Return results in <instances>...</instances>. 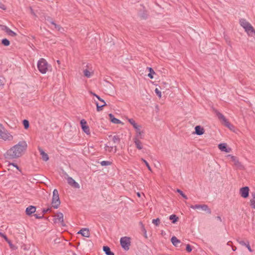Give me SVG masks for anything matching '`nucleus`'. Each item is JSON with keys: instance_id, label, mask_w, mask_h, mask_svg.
I'll use <instances>...</instances> for the list:
<instances>
[{"instance_id": "nucleus-47", "label": "nucleus", "mask_w": 255, "mask_h": 255, "mask_svg": "<svg viewBox=\"0 0 255 255\" xmlns=\"http://www.w3.org/2000/svg\"><path fill=\"white\" fill-rule=\"evenodd\" d=\"M232 249H233V251H236V250L237 248H236V247H232Z\"/></svg>"}, {"instance_id": "nucleus-39", "label": "nucleus", "mask_w": 255, "mask_h": 255, "mask_svg": "<svg viewBox=\"0 0 255 255\" xmlns=\"http://www.w3.org/2000/svg\"><path fill=\"white\" fill-rule=\"evenodd\" d=\"M238 243L242 246H246L247 244V242H245L244 241L238 240Z\"/></svg>"}, {"instance_id": "nucleus-5", "label": "nucleus", "mask_w": 255, "mask_h": 255, "mask_svg": "<svg viewBox=\"0 0 255 255\" xmlns=\"http://www.w3.org/2000/svg\"><path fill=\"white\" fill-rule=\"evenodd\" d=\"M48 66L47 62L44 58L40 59L37 62V68L42 74H45L47 72Z\"/></svg>"}, {"instance_id": "nucleus-50", "label": "nucleus", "mask_w": 255, "mask_h": 255, "mask_svg": "<svg viewBox=\"0 0 255 255\" xmlns=\"http://www.w3.org/2000/svg\"><path fill=\"white\" fill-rule=\"evenodd\" d=\"M57 63H58V65L60 64V61L59 60H57Z\"/></svg>"}, {"instance_id": "nucleus-16", "label": "nucleus", "mask_w": 255, "mask_h": 255, "mask_svg": "<svg viewBox=\"0 0 255 255\" xmlns=\"http://www.w3.org/2000/svg\"><path fill=\"white\" fill-rule=\"evenodd\" d=\"M109 117L110 121L115 124H122V125H124V123L121 122L120 120L114 117V115L112 114H109Z\"/></svg>"}, {"instance_id": "nucleus-37", "label": "nucleus", "mask_w": 255, "mask_h": 255, "mask_svg": "<svg viewBox=\"0 0 255 255\" xmlns=\"http://www.w3.org/2000/svg\"><path fill=\"white\" fill-rule=\"evenodd\" d=\"M96 104L97 106V110L98 112L102 111L103 107H104L103 105L100 106L98 103H96Z\"/></svg>"}, {"instance_id": "nucleus-1", "label": "nucleus", "mask_w": 255, "mask_h": 255, "mask_svg": "<svg viewBox=\"0 0 255 255\" xmlns=\"http://www.w3.org/2000/svg\"><path fill=\"white\" fill-rule=\"evenodd\" d=\"M27 144L24 141H20L12 146L8 151L7 154L11 158H17L22 156L25 152Z\"/></svg>"}, {"instance_id": "nucleus-19", "label": "nucleus", "mask_w": 255, "mask_h": 255, "mask_svg": "<svg viewBox=\"0 0 255 255\" xmlns=\"http://www.w3.org/2000/svg\"><path fill=\"white\" fill-rule=\"evenodd\" d=\"M78 234H81L83 237L86 238H89L90 235L89 230L87 228L82 229L80 231L78 232Z\"/></svg>"}, {"instance_id": "nucleus-2", "label": "nucleus", "mask_w": 255, "mask_h": 255, "mask_svg": "<svg viewBox=\"0 0 255 255\" xmlns=\"http://www.w3.org/2000/svg\"><path fill=\"white\" fill-rule=\"evenodd\" d=\"M13 139V136L4 126L0 123V140L4 141H11Z\"/></svg>"}, {"instance_id": "nucleus-29", "label": "nucleus", "mask_w": 255, "mask_h": 255, "mask_svg": "<svg viewBox=\"0 0 255 255\" xmlns=\"http://www.w3.org/2000/svg\"><path fill=\"white\" fill-rule=\"evenodd\" d=\"M148 69L149 71V73L148 74V76L150 79L153 78V75L155 74V72L153 71V70L151 68H148Z\"/></svg>"}, {"instance_id": "nucleus-25", "label": "nucleus", "mask_w": 255, "mask_h": 255, "mask_svg": "<svg viewBox=\"0 0 255 255\" xmlns=\"http://www.w3.org/2000/svg\"><path fill=\"white\" fill-rule=\"evenodd\" d=\"M171 241L172 244L175 246H177L180 243V241L175 237H172Z\"/></svg>"}, {"instance_id": "nucleus-23", "label": "nucleus", "mask_w": 255, "mask_h": 255, "mask_svg": "<svg viewBox=\"0 0 255 255\" xmlns=\"http://www.w3.org/2000/svg\"><path fill=\"white\" fill-rule=\"evenodd\" d=\"M104 148L106 151L108 152H111L113 150L114 146H112L110 142H109L105 145Z\"/></svg>"}, {"instance_id": "nucleus-54", "label": "nucleus", "mask_w": 255, "mask_h": 255, "mask_svg": "<svg viewBox=\"0 0 255 255\" xmlns=\"http://www.w3.org/2000/svg\"><path fill=\"white\" fill-rule=\"evenodd\" d=\"M73 255H76L75 254H73Z\"/></svg>"}, {"instance_id": "nucleus-51", "label": "nucleus", "mask_w": 255, "mask_h": 255, "mask_svg": "<svg viewBox=\"0 0 255 255\" xmlns=\"http://www.w3.org/2000/svg\"><path fill=\"white\" fill-rule=\"evenodd\" d=\"M51 23L56 26V24L53 22H52Z\"/></svg>"}, {"instance_id": "nucleus-42", "label": "nucleus", "mask_w": 255, "mask_h": 255, "mask_svg": "<svg viewBox=\"0 0 255 255\" xmlns=\"http://www.w3.org/2000/svg\"><path fill=\"white\" fill-rule=\"evenodd\" d=\"M9 166H12L15 167L17 170H20V169L18 167V166L14 163H9Z\"/></svg>"}, {"instance_id": "nucleus-53", "label": "nucleus", "mask_w": 255, "mask_h": 255, "mask_svg": "<svg viewBox=\"0 0 255 255\" xmlns=\"http://www.w3.org/2000/svg\"><path fill=\"white\" fill-rule=\"evenodd\" d=\"M115 150H116V146H115Z\"/></svg>"}, {"instance_id": "nucleus-17", "label": "nucleus", "mask_w": 255, "mask_h": 255, "mask_svg": "<svg viewBox=\"0 0 255 255\" xmlns=\"http://www.w3.org/2000/svg\"><path fill=\"white\" fill-rule=\"evenodd\" d=\"M205 133L204 128L200 126H197L195 128V133L201 135Z\"/></svg>"}, {"instance_id": "nucleus-36", "label": "nucleus", "mask_w": 255, "mask_h": 255, "mask_svg": "<svg viewBox=\"0 0 255 255\" xmlns=\"http://www.w3.org/2000/svg\"><path fill=\"white\" fill-rule=\"evenodd\" d=\"M177 192L179 193L184 198L187 199V196L183 193L182 191H181L180 189H177Z\"/></svg>"}, {"instance_id": "nucleus-32", "label": "nucleus", "mask_w": 255, "mask_h": 255, "mask_svg": "<svg viewBox=\"0 0 255 255\" xmlns=\"http://www.w3.org/2000/svg\"><path fill=\"white\" fill-rule=\"evenodd\" d=\"M23 125L25 129H27L29 128V122L27 120H24L23 121Z\"/></svg>"}, {"instance_id": "nucleus-49", "label": "nucleus", "mask_w": 255, "mask_h": 255, "mask_svg": "<svg viewBox=\"0 0 255 255\" xmlns=\"http://www.w3.org/2000/svg\"><path fill=\"white\" fill-rule=\"evenodd\" d=\"M49 210V209H47V210H43V212H44V213H46V212H47Z\"/></svg>"}, {"instance_id": "nucleus-41", "label": "nucleus", "mask_w": 255, "mask_h": 255, "mask_svg": "<svg viewBox=\"0 0 255 255\" xmlns=\"http://www.w3.org/2000/svg\"><path fill=\"white\" fill-rule=\"evenodd\" d=\"M186 250L189 253L192 251V248L189 245H187Z\"/></svg>"}, {"instance_id": "nucleus-14", "label": "nucleus", "mask_w": 255, "mask_h": 255, "mask_svg": "<svg viewBox=\"0 0 255 255\" xmlns=\"http://www.w3.org/2000/svg\"><path fill=\"white\" fill-rule=\"evenodd\" d=\"M240 194L242 197L244 198H247L249 196V187H245L241 188L240 190Z\"/></svg>"}, {"instance_id": "nucleus-13", "label": "nucleus", "mask_w": 255, "mask_h": 255, "mask_svg": "<svg viewBox=\"0 0 255 255\" xmlns=\"http://www.w3.org/2000/svg\"><path fill=\"white\" fill-rule=\"evenodd\" d=\"M219 149L223 152L229 153L232 151V148L227 145L226 143H221L218 144Z\"/></svg>"}, {"instance_id": "nucleus-44", "label": "nucleus", "mask_w": 255, "mask_h": 255, "mask_svg": "<svg viewBox=\"0 0 255 255\" xmlns=\"http://www.w3.org/2000/svg\"><path fill=\"white\" fill-rule=\"evenodd\" d=\"M118 138L115 136L113 137V140L114 142H116L117 141H118Z\"/></svg>"}, {"instance_id": "nucleus-45", "label": "nucleus", "mask_w": 255, "mask_h": 255, "mask_svg": "<svg viewBox=\"0 0 255 255\" xmlns=\"http://www.w3.org/2000/svg\"><path fill=\"white\" fill-rule=\"evenodd\" d=\"M90 94L95 96L96 98H97V96H98L97 95H96V94L93 93L92 92L90 91Z\"/></svg>"}, {"instance_id": "nucleus-34", "label": "nucleus", "mask_w": 255, "mask_h": 255, "mask_svg": "<svg viewBox=\"0 0 255 255\" xmlns=\"http://www.w3.org/2000/svg\"><path fill=\"white\" fill-rule=\"evenodd\" d=\"M141 160L145 163V164L146 166V167H147L149 171H152L151 168L150 166H149V164L148 163V162L143 158L141 159Z\"/></svg>"}, {"instance_id": "nucleus-4", "label": "nucleus", "mask_w": 255, "mask_h": 255, "mask_svg": "<svg viewBox=\"0 0 255 255\" xmlns=\"http://www.w3.org/2000/svg\"><path fill=\"white\" fill-rule=\"evenodd\" d=\"M240 23L249 36H253L255 35V30L248 21L244 19H242L240 21Z\"/></svg>"}, {"instance_id": "nucleus-26", "label": "nucleus", "mask_w": 255, "mask_h": 255, "mask_svg": "<svg viewBox=\"0 0 255 255\" xmlns=\"http://www.w3.org/2000/svg\"><path fill=\"white\" fill-rule=\"evenodd\" d=\"M103 250L107 255H114V254L111 251L110 248L107 246H104Z\"/></svg>"}, {"instance_id": "nucleus-30", "label": "nucleus", "mask_w": 255, "mask_h": 255, "mask_svg": "<svg viewBox=\"0 0 255 255\" xmlns=\"http://www.w3.org/2000/svg\"><path fill=\"white\" fill-rule=\"evenodd\" d=\"M1 43L2 45H3L5 46H8L10 44V42L8 39L4 38V39H2Z\"/></svg>"}, {"instance_id": "nucleus-28", "label": "nucleus", "mask_w": 255, "mask_h": 255, "mask_svg": "<svg viewBox=\"0 0 255 255\" xmlns=\"http://www.w3.org/2000/svg\"><path fill=\"white\" fill-rule=\"evenodd\" d=\"M169 220L172 221V223H175L178 220V218L175 215H171L169 216Z\"/></svg>"}, {"instance_id": "nucleus-33", "label": "nucleus", "mask_w": 255, "mask_h": 255, "mask_svg": "<svg viewBox=\"0 0 255 255\" xmlns=\"http://www.w3.org/2000/svg\"><path fill=\"white\" fill-rule=\"evenodd\" d=\"M155 93H156V94L158 96V97L159 98H161V97H162L161 92L158 88H156L155 89Z\"/></svg>"}, {"instance_id": "nucleus-6", "label": "nucleus", "mask_w": 255, "mask_h": 255, "mask_svg": "<svg viewBox=\"0 0 255 255\" xmlns=\"http://www.w3.org/2000/svg\"><path fill=\"white\" fill-rule=\"evenodd\" d=\"M60 200L59 198L58 191L57 189H54L53 191V195L51 204L52 207L55 209H57L60 204Z\"/></svg>"}, {"instance_id": "nucleus-8", "label": "nucleus", "mask_w": 255, "mask_h": 255, "mask_svg": "<svg viewBox=\"0 0 255 255\" xmlns=\"http://www.w3.org/2000/svg\"><path fill=\"white\" fill-rule=\"evenodd\" d=\"M226 157L228 158L230 160V161L238 168H243V165L241 162H240L239 158L231 154H229L226 156Z\"/></svg>"}, {"instance_id": "nucleus-9", "label": "nucleus", "mask_w": 255, "mask_h": 255, "mask_svg": "<svg viewBox=\"0 0 255 255\" xmlns=\"http://www.w3.org/2000/svg\"><path fill=\"white\" fill-rule=\"evenodd\" d=\"M120 243L122 248L126 251L129 249L130 246V238L128 237H124L121 238Z\"/></svg>"}, {"instance_id": "nucleus-46", "label": "nucleus", "mask_w": 255, "mask_h": 255, "mask_svg": "<svg viewBox=\"0 0 255 255\" xmlns=\"http://www.w3.org/2000/svg\"><path fill=\"white\" fill-rule=\"evenodd\" d=\"M136 194H137V196L138 197H141V195H140V193L137 192Z\"/></svg>"}, {"instance_id": "nucleus-10", "label": "nucleus", "mask_w": 255, "mask_h": 255, "mask_svg": "<svg viewBox=\"0 0 255 255\" xmlns=\"http://www.w3.org/2000/svg\"><path fill=\"white\" fill-rule=\"evenodd\" d=\"M53 222L55 224H58L61 225H63L64 224V216L62 213L58 212L56 213L54 216Z\"/></svg>"}, {"instance_id": "nucleus-22", "label": "nucleus", "mask_w": 255, "mask_h": 255, "mask_svg": "<svg viewBox=\"0 0 255 255\" xmlns=\"http://www.w3.org/2000/svg\"><path fill=\"white\" fill-rule=\"evenodd\" d=\"M36 211L35 207L33 206H29L26 209V213L27 215H31L34 213Z\"/></svg>"}, {"instance_id": "nucleus-35", "label": "nucleus", "mask_w": 255, "mask_h": 255, "mask_svg": "<svg viewBox=\"0 0 255 255\" xmlns=\"http://www.w3.org/2000/svg\"><path fill=\"white\" fill-rule=\"evenodd\" d=\"M111 163L108 161H103L101 162V164L102 166H107L111 165Z\"/></svg>"}, {"instance_id": "nucleus-12", "label": "nucleus", "mask_w": 255, "mask_h": 255, "mask_svg": "<svg viewBox=\"0 0 255 255\" xmlns=\"http://www.w3.org/2000/svg\"><path fill=\"white\" fill-rule=\"evenodd\" d=\"M80 124L83 131L88 135L90 134V128L86 120L84 119L80 121Z\"/></svg>"}, {"instance_id": "nucleus-15", "label": "nucleus", "mask_w": 255, "mask_h": 255, "mask_svg": "<svg viewBox=\"0 0 255 255\" xmlns=\"http://www.w3.org/2000/svg\"><path fill=\"white\" fill-rule=\"evenodd\" d=\"M67 181L68 183L74 188L79 189L80 188V185L75 181L72 178L68 177L67 178Z\"/></svg>"}, {"instance_id": "nucleus-11", "label": "nucleus", "mask_w": 255, "mask_h": 255, "mask_svg": "<svg viewBox=\"0 0 255 255\" xmlns=\"http://www.w3.org/2000/svg\"><path fill=\"white\" fill-rule=\"evenodd\" d=\"M190 208L194 210H202V211H207L209 213H211L210 210L208 208V206L205 204H203V205L196 204V205H191Z\"/></svg>"}, {"instance_id": "nucleus-27", "label": "nucleus", "mask_w": 255, "mask_h": 255, "mask_svg": "<svg viewBox=\"0 0 255 255\" xmlns=\"http://www.w3.org/2000/svg\"><path fill=\"white\" fill-rule=\"evenodd\" d=\"M84 74L85 76L87 77V78H90L93 75V73L87 69H85L84 70Z\"/></svg>"}, {"instance_id": "nucleus-43", "label": "nucleus", "mask_w": 255, "mask_h": 255, "mask_svg": "<svg viewBox=\"0 0 255 255\" xmlns=\"http://www.w3.org/2000/svg\"><path fill=\"white\" fill-rule=\"evenodd\" d=\"M1 237H3L8 244H10V241L8 240L6 236L3 234V236H2Z\"/></svg>"}, {"instance_id": "nucleus-7", "label": "nucleus", "mask_w": 255, "mask_h": 255, "mask_svg": "<svg viewBox=\"0 0 255 255\" xmlns=\"http://www.w3.org/2000/svg\"><path fill=\"white\" fill-rule=\"evenodd\" d=\"M217 116L223 125L229 128L231 130H233L234 129V126L228 121L223 114L218 112L217 113Z\"/></svg>"}, {"instance_id": "nucleus-52", "label": "nucleus", "mask_w": 255, "mask_h": 255, "mask_svg": "<svg viewBox=\"0 0 255 255\" xmlns=\"http://www.w3.org/2000/svg\"><path fill=\"white\" fill-rule=\"evenodd\" d=\"M2 236H3V234H2L0 232V236L1 237Z\"/></svg>"}, {"instance_id": "nucleus-31", "label": "nucleus", "mask_w": 255, "mask_h": 255, "mask_svg": "<svg viewBox=\"0 0 255 255\" xmlns=\"http://www.w3.org/2000/svg\"><path fill=\"white\" fill-rule=\"evenodd\" d=\"M152 223L154 224L155 226H157L160 224V219L159 218H157L155 219H153L152 221Z\"/></svg>"}, {"instance_id": "nucleus-40", "label": "nucleus", "mask_w": 255, "mask_h": 255, "mask_svg": "<svg viewBox=\"0 0 255 255\" xmlns=\"http://www.w3.org/2000/svg\"><path fill=\"white\" fill-rule=\"evenodd\" d=\"M246 247L247 248V249H248V250L250 252H253V250L251 248V247H250V243H249V241H247V246Z\"/></svg>"}, {"instance_id": "nucleus-18", "label": "nucleus", "mask_w": 255, "mask_h": 255, "mask_svg": "<svg viewBox=\"0 0 255 255\" xmlns=\"http://www.w3.org/2000/svg\"><path fill=\"white\" fill-rule=\"evenodd\" d=\"M140 138H137V137H134L133 142L136 147L139 150H141L143 148V145L142 142L140 141Z\"/></svg>"}, {"instance_id": "nucleus-48", "label": "nucleus", "mask_w": 255, "mask_h": 255, "mask_svg": "<svg viewBox=\"0 0 255 255\" xmlns=\"http://www.w3.org/2000/svg\"><path fill=\"white\" fill-rule=\"evenodd\" d=\"M232 243V242L231 241H229L227 243V245L228 246H231V244Z\"/></svg>"}, {"instance_id": "nucleus-24", "label": "nucleus", "mask_w": 255, "mask_h": 255, "mask_svg": "<svg viewBox=\"0 0 255 255\" xmlns=\"http://www.w3.org/2000/svg\"><path fill=\"white\" fill-rule=\"evenodd\" d=\"M250 205L253 209H255V193L252 194V199L250 200Z\"/></svg>"}, {"instance_id": "nucleus-3", "label": "nucleus", "mask_w": 255, "mask_h": 255, "mask_svg": "<svg viewBox=\"0 0 255 255\" xmlns=\"http://www.w3.org/2000/svg\"><path fill=\"white\" fill-rule=\"evenodd\" d=\"M128 122L133 126L135 131V135L134 137L142 138L144 135V131L141 125L137 124L132 119H128Z\"/></svg>"}, {"instance_id": "nucleus-38", "label": "nucleus", "mask_w": 255, "mask_h": 255, "mask_svg": "<svg viewBox=\"0 0 255 255\" xmlns=\"http://www.w3.org/2000/svg\"><path fill=\"white\" fill-rule=\"evenodd\" d=\"M97 98L102 102V103L103 104L102 105L104 106H106V103L103 99H101L99 96H97Z\"/></svg>"}, {"instance_id": "nucleus-20", "label": "nucleus", "mask_w": 255, "mask_h": 255, "mask_svg": "<svg viewBox=\"0 0 255 255\" xmlns=\"http://www.w3.org/2000/svg\"><path fill=\"white\" fill-rule=\"evenodd\" d=\"M2 29L3 30L7 35L11 37H14L17 35L15 32L12 31L6 26H2Z\"/></svg>"}, {"instance_id": "nucleus-21", "label": "nucleus", "mask_w": 255, "mask_h": 255, "mask_svg": "<svg viewBox=\"0 0 255 255\" xmlns=\"http://www.w3.org/2000/svg\"><path fill=\"white\" fill-rule=\"evenodd\" d=\"M38 150L40 152V154L42 157V159L45 161H47L49 159L48 154L46 153H45L41 147L38 148Z\"/></svg>"}]
</instances>
